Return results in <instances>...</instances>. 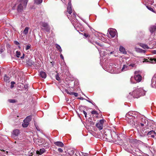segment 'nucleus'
<instances>
[{
	"mask_svg": "<svg viewBox=\"0 0 156 156\" xmlns=\"http://www.w3.org/2000/svg\"><path fill=\"white\" fill-rule=\"evenodd\" d=\"M136 113L135 112L130 111L126 115V120L129 123L133 126H136Z\"/></svg>",
	"mask_w": 156,
	"mask_h": 156,
	"instance_id": "obj_1",
	"label": "nucleus"
},
{
	"mask_svg": "<svg viewBox=\"0 0 156 156\" xmlns=\"http://www.w3.org/2000/svg\"><path fill=\"white\" fill-rule=\"evenodd\" d=\"M146 91L142 88H134L133 91L129 94L134 98H138L140 97L145 95Z\"/></svg>",
	"mask_w": 156,
	"mask_h": 156,
	"instance_id": "obj_2",
	"label": "nucleus"
},
{
	"mask_svg": "<svg viewBox=\"0 0 156 156\" xmlns=\"http://www.w3.org/2000/svg\"><path fill=\"white\" fill-rule=\"evenodd\" d=\"M141 72L140 71H135V72L134 77H132L130 78V81L131 83H135V82L133 81L134 79L138 82H140L141 80L142 76L140 75Z\"/></svg>",
	"mask_w": 156,
	"mask_h": 156,
	"instance_id": "obj_3",
	"label": "nucleus"
},
{
	"mask_svg": "<svg viewBox=\"0 0 156 156\" xmlns=\"http://www.w3.org/2000/svg\"><path fill=\"white\" fill-rule=\"evenodd\" d=\"M110 134L109 135L108 137H106V139L109 141H113L114 140L116 139L118 137V135L114 131L110 132Z\"/></svg>",
	"mask_w": 156,
	"mask_h": 156,
	"instance_id": "obj_4",
	"label": "nucleus"
},
{
	"mask_svg": "<svg viewBox=\"0 0 156 156\" xmlns=\"http://www.w3.org/2000/svg\"><path fill=\"white\" fill-rule=\"evenodd\" d=\"M28 0H22L21 3L17 6V10H23L26 8Z\"/></svg>",
	"mask_w": 156,
	"mask_h": 156,
	"instance_id": "obj_5",
	"label": "nucleus"
},
{
	"mask_svg": "<svg viewBox=\"0 0 156 156\" xmlns=\"http://www.w3.org/2000/svg\"><path fill=\"white\" fill-rule=\"evenodd\" d=\"M144 123H139L138 125L139 126H138L137 124H136V126H138V127L139 128L140 130H142L143 132H144V130H145V128L146 126L147 125V123L146 122L147 120H144Z\"/></svg>",
	"mask_w": 156,
	"mask_h": 156,
	"instance_id": "obj_6",
	"label": "nucleus"
},
{
	"mask_svg": "<svg viewBox=\"0 0 156 156\" xmlns=\"http://www.w3.org/2000/svg\"><path fill=\"white\" fill-rule=\"evenodd\" d=\"M32 119V116L29 115L27 116L23 121L24 122L22 124V126L23 127H27L29 124V122Z\"/></svg>",
	"mask_w": 156,
	"mask_h": 156,
	"instance_id": "obj_7",
	"label": "nucleus"
},
{
	"mask_svg": "<svg viewBox=\"0 0 156 156\" xmlns=\"http://www.w3.org/2000/svg\"><path fill=\"white\" fill-rule=\"evenodd\" d=\"M40 25L41 26V29L48 32L50 31V27L47 23L42 22L40 23Z\"/></svg>",
	"mask_w": 156,
	"mask_h": 156,
	"instance_id": "obj_8",
	"label": "nucleus"
},
{
	"mask_svg": "<svg viewBox=\"0 0 156 156\" xmlns=\"http://www.w3.org/2000/svg\"><path fill=\"white\" fill-rule=\"evenodd\" d=\"M108 31L112 38L114 37L117 33L116 30L115 29H109Z\"/></svg>",
	"mask_w": 156,
	"mask_h": 156,
	"instance_id": "obj_9",
	"label": "nucleus"
},
{
	"mask_svg": "<svg viewBox=\"0 0 156 156\" xmlns=\"http://www.w3.org/2000/svg\"><path fill=\"white\" fill-rule=\"evenodd\" d=\"M104 123V120L103 119H101L99 122H98L96 125V126L101 130L103 129V124Z\"/></svg>",
	"mask_w": 156,
	"mask_h": 156,
	"instance_id": "obj_10",
	"label": "nucleus"
},
{
	"mask_svg": "<svg viewBox=\"0 0 156 156\" xmlns=\"http://www.w3.org/2000/svg\"><path fill=\"white\" fill-rule=\"evenodd\" d=\"M19 134V130L18 129H15L12 132V137L15 138L16 137L18 136Z\"/></svg>",
	"mask_w": 156,
	"mask_h": 156,
	"instance_id": "obj_11",
	"label": "nucleus"
},
{
	"mask_svg": "<svg viewBox=\"0 0 156 156\" xmlns=\"http://www.w3.org/2000/svg\"><path fill=\"white\" fill-rule=\"evenodd\" d=\"M67 12L69 14V15H67L68 16H71L73 18H75L76 17V14L74 12H73L72 10H67Z\"/></svg>",
	"mask_w": 156,
	"mask_h": 156,
	"instance_id": "obj_12",
	"label": "nucleus"
},
{
	"mask_svg": "<svg viewBox=\"0 0 156 156\" xmlns=\"http://www.w3.org/2000/svg\"><path fill=\"white\" fill-rule=\"evenodd\" d=\"M151 84L152 86H156V74L154 75L151 80Z\"/></svg>",
	"mask_w": 156,
	"mask_h": 156,
	"instance_id": "obj_13",
	"label": "nucleus"
},
{
	"mask_svg": "<svg viewBox=\"0 0 156 156\" xmlns=\"http://www.w3.org/2000/svg\"><path fill=\"white\" fill-rule=\"evenodd\" d=\"M150 62L151 63H156V59L150 58L148 60L144 59V60L143 61V62Z\"/></svg>",
	"mask_w": 156,
	"mask_h": 156,
	"instance_id": "obj_14",
	"label": "nucleus"
},
{
	"mask_svg": "<svg viewBox=\"0 0 156 156\" xmlns=\"http://www.w3.org/2000/svg\"><path fill=\"white\" fill-rule=\"evenodd\" d=\"M137 130L138 131L139 136L141 137L144 136L145 135V133H146V132L144 133H143L144 132L142 130H140V129H139V128L138 127V126L137 127Z\"/></svg>",
	"mask_w": 156,
	"mask_h": 156,
	"instance_id": "obj_15",
	"label": "nucleus"
},
{
	"mask_svg": "<svg viewBox=\"0 0 156 156\" xmlns=\"http://www.w3.org/2000/svg\"><path fill=\"white\" fill-rule=\"evenodd\" d=\"M56 145L59 147H63L64 146L63 144L60 141H57L56 142H55L54 143Z\"/></svg>",
	"mask_w": 156,
	"mask_h": 156,
	"instance_id": "obj_16",
	"label": "nucleus"
},
{
	"mask_svg": "<svg viewBox=\"0 0 156 156\" xmlns=\"http://www.w3.org/2000/svg\"><path fill=\"white\" fill-rule=\"evenodd\" d=\"M149 30L150 32L152 33L156 30V26H151L149 28Z\"/></svg>",
	"mask_w": 156,
	"mask_h": 156,
	"instance_id": "obj_17",
	"label": "nucleus"
},
{
	"mask_svg": "<svg viewBox=\"0 0 156 156\" xmlns=\"http://www.w3.org/2000/svg\"><path fill=\"white\" fill-rule=\"evenodd\" d=\"M119 50L123 54H126V53L125 48L122 46H120Z\"/></svg>",
	"mask_w": 156,
	"mask_h": 156,
	"instance_id": "obj_18",
	"label": "nucleus"
},
{
	"mask_svg": "<svg viewBox=\"0 0 156 156\" xmlns=\"http://www.w3.org/2000/svg\"><path fill=\"white\" fill-rule=\"evenodd\" d=\"M40 77H41L42 78L45 79L46 77V75L45 72H41L40 73Z\"/></svg>",
	"mask_w": 156,
	"mask_h": 156,
	"instance_id": "obj_19",
	"label": "nucleus"
},
{
	"mask_svg": "<svg viewBox=\"0 0 156 156\" xmlns=\"http://www.w3.org/2000/svg\"><path fill=\"white\" fill-rule=\"evenodd\" d=\"M136 50L137 52H138L145 53V50H143L142 49H140L139 48H136Z\"/></svg>",
	"mask_w": 156,
	"mask_h": 156,
	"instance_id": "obj_20",
	"label": "nucleus"
},
{
	"mask_svg": "<svg viewBox=\"0 0 156 156\" xmlns=\"http://www.w3.org/2000/svg\"><path fill=\"white\" fill-rule=\"evenodd\" d=\"M148 135H151L152 137H154V134H156L155 132L153 130L147 133Z\"/></svg>",
	"mask_w": 156,
	"mask_h": 156,
	"instance_id": "obj_21",
	"label": "nucleus"
},
{
	"mask_svg": "<svg viewBox=\"0 0 156 156\" xmlns=\"http://www.w3.org/2000/svg\"><path fill=\"white\" fill-rule=\"evenodd\" d=\"M29 28L28 27H26L23 31V33L25 35L28 34Z\"/></svg>",
	"mask_w": 156,
	"mask_h": 156,
	"instance_id": "obj_22",
	"label": "nucleus"
},
{
	"mask_svg": "<svg viewBox=\"0 0 156 156\" xmlns=\"http://www.w3.org/2000/svg\"><path fill=\"white\" fill-rule=\"evenodd\" d=\"M128 69V66L126 65H124L122 69V71H124L127 70Z\"/></svg>",
	"mask_w": 156,
	"mask_h": 156,
	"instance_id": "obj_23",
	"label": "nucleus"
},
{
	"mask_svg": "<svg viewBox=\"0 0 156 156\" xmlns=\"http://www.w3.org/2000/svg\"><path fill=\"white\" fill-rule=\"evenodd\" d=\"M140 46L142 47L144 49H149V48L148 46L145 44H141L140 45Z\"/></svg>",
	"mask_w": 156,
	"mask_h": 156,
	"instance_id": "obj_24",
	"label": "nucleus"
},
{
	"mask_svg": "<svg viewBox=\"0 0 156 156\" xmlns=\"http://www.w3.org/2000/svg\"><path fill=\"white\" fill-rule=\"evenodd\" d=\"M67 10H72V7L71 3L70 1L69 2L67 7Z\"/></svg>",
	"mask_w": 156,
	"mask_h": 156,
	"instance_id": "obj_25",
	"label": "nucleus"
},
{
	"mask_svg": "<svg viewBox=\"0 0 156 156\" xmlns=\"http://www.w3.org/2000/svg\"><path fill=\"white\" fill-rule=\"evenodd\" d=\"M56 48H57V49L60 52H61L62 51V50L61 48V47L58 44H55Z\"/></svg>",
	"mask_w": 156,
	"mask_h": 156,
	"instance_id": "obj_26",
	"label": "nucleus"
},
{
	"mask_svg": "<svg viewBox=\"0 0 156 156\" xmlns=\"http://www.w3.org/2000/svg\"><path fill=\"white\" fill-rule=\"evenodd\" d=\"M146 3H148L150 4H152L153 3V0H144Z\"/></svg>",
	"mask_w": 156,
	"mask_h": 156,
	"instance_id": "obj_27",
	"label": "nucleus"
},
{
	"mask_svg": "<svg viewBox=\"0 0 156 156\" xmlns=\"http://www.w3.org/2000/svg\"><path fill=\"white\" fill-rule=\"evenodd\" d=\"M4 80L5 81L7 82L9 80V77L7 76L6 75H5L4 77Z\"/></svg>",
	"mask_w": 156,
	"mask_h": 156,
	"instance_id": "obj_28",
	"label": "nucleus"
},
{
	"mask_svg": "<svg viewBox=\"0 0 156 156\" xmlns=\"http://www.w3.org/2000/svg\"><path fill=\"white\" fill-rule=\"evenodd\" d=\"M45 150L44 148L41 149H40V155L42 154L43 153L45 152Z\"/></svg>",
	"mask_w": 156,
	"mask_h": 156,
	"instance_id": "obj_29",
	"label": "nucleus"
},
{
	"mask_svg": "<svg viewBox=\"0 0 156 156\" xmlns=\"http://www.w3.org/2000/svg\"><path fill=\"white\" fill-rule=\"evenodd\" d=\"M9 101L10 103H14L16 102V100L15 99H9Z\"/></svg>",
	"mask_w": 156,
	"mask_h": 156,
	"instance_id": "obj_30",
	"label": "nucleus"
},
{
	"mask_svg": "<svg viewBox=\"0 0 156 156\" xmlns=\"http://www.w3.org/2000/svg\"><path fill=\"white\" fill-rule=\"evenodd\" d=\"M16 56L17 57L19 58L20 55V51H17L16 52Z\"/></svg>",
	"mask_w": 156,
	"mask_h": 156,
	"instance_id": "obj_31",
	"label": "nucleus"
},
{
	"mask_svg": "<svg viewBox=\"0 0 156 156\" xmlns=\"http://www.w3.org/2000/svg\"><path fill=\"white\" fill-rule=\"evenodd\" d=\"M98 50L99 51V53H100V54H102V55L103 54V55H104V56L106 55L105 52H104V51H101L99 49H98Z\"/></svg>",
	"mask_w": 156,
	"mask_h": 156,
	"instance_id": "obj_32",
	"label": "nucleus"
},
{
	"mask_svg": "<svg viewBox=\"0 0 156 156\" xmlns=\"http://www.w3.org/2000/svg\"><path fill=\"white\" fill-rule=\"evenodd\" d=\"M55 77V78L57 80L59 81L60 80V78L58 76V73L56 75Z\"/></svg>",
	"mask_w": 156,
	"mask_h": 156,
	"instance_id": "obj_33",
	"label": "nucleus"
},
{
	"mask_svg": "<svg viewBox=\"0 0 156 156\" xmlns=\"http://www.w3.org/2000/svg\"><path fill=\"white\" fill-rule=\"evenodd\" d=\"M34 67L35 68V69H37V70L39 71V65L37 64H35L34 66Z\"/></svg>",
	"mask_w": 156,
	"mask_h": 156,
	"instance_id": "obj_34",
	"label": "nucleus"
},
{
	"mask_svg": "<svg viewBox=\"0 0 156 156\" xmlns=\"http://www.w3.org/2000/svg\"><path fill=\"white\" fill-rule=\"evenodd\" d=\"M91 113L92 114L98 115V112L95 110H93Z\"/></svg>",
	"mask_w": 156,
	"mask_h": 156,
	"instance_id": "obj_35",
	"label": "nucleus"
},
{
	"mask_svg": "<svg viewBox=\"0 0 156 156\" xmlns=\"http://www.w3.org/2000/svg\"><path fill=\"white\" fill-rule=\"evenodd\" d=\"M110 132H109V133H108V134H107V133H106V132L105 133V135H104V137H105V138H106V137H108V136H109V134H110Z\"/></svg>",
	"mask_w": 156,
	"mask_h": 156,
	"instance_id": "obj_36",
	"label": "nucleus"
},
{
	"mask_svg": "<svg viewBox=\"0 0 156 156\" xmlns=\"http://www.w3.org/2000/svg\"><path fill=\"white\" fill-rule=\"evenodd\" d=\"M30 46H31V45L30 44H29V45L28 44L27 45L26 47V50H28L30 48Z\"/></svg>",
	"mask_w": 156,
	"mask_h": 156,
	"instance_id": "obj_37",
	"label": "nucleus"
},
{
	"mask_svg": "<svg viewBox=\"0 0 156 156\" xmlns=\"http://www.w3.org/2000/svg\"><path fill=\"white\" fill-rule=\"evenodd\" d=\"M82 111V110L81 111V112ZM83 112L84 114V115L85 117L86 118L87 117V112L83 110Z\"/></svg>",
	"mask_w": 156,
	"mask_h": 156,
	"instance_id": "obj_38",
	"label": "nucleus"
},
{
	"mask_svg": "<svg viewBox=\"0 0 156 156\" xmlns=\"http://www.w3.org/2000/svg\"><path fill=\"white\" fill-rule=\"evenodd\" d=\"M34 3L37 4H39V0H35Z\"/></svg>",
	"mask_w": 156,
	"mask_h": 156,
	"instance_id": "obj_39",
	"label": "nucleus"
},
{
	"mask_svg": "<svg viewBox=\"0 0 156 156\" xmlns=\"http://www.w3.org/2000/svg\"><path fill=\"white\" fill-rule=\"evenodd\" d=\"M58 151L59 152L62 153L63 152V150L61 148H59L58 149Z\"/></svg>",
	"mask_w": 156,
	"mask_h": 156,
	"instance_id": "obj_40",
	"label": "nucleus"
},
{
	"mask_svg": "<svg viewBox=\"0 0 156 156\" xmlns=\"http://www.w3.org/2000/svg\"><path fill=\"white\" fill-rule=\"evenodd\" d=\"M14 43L16 45H18L20 44L17 41H14Z\"/></svg>",
	"mask_w": 156,
	"mask_h": 156,
	"instance_id": "obj_41",
	"label": "nucleus"
},
{
	"mask_svg": "<svg viewBox=\"0 0 156 156\" xmlns=\"http://www.w3.org/2000/svg\"><path fill=\"white\" fill-rule=\"evenodd\" d=\"M73 95H74L75 97H77L78 95V93L76 92H73Z\"/></svg>",
	"mask_w": 156,
	"mask_h": 156,
	"instance_id": "obj_42",
	"label": "nucleus"
},
{
	"mask_svg": "<svg viewBox=\"0 0 156 156\" xmlns=\"http://www.w3.org/2000/svg\"><path fill=\"white\" fill-rule=\"evenodd\" d=\"M0 150L3 152H5V154H7L8 153V151H7L6 152H5V151L3 149Z\"/></svg>",
	"mask_w": 156,
	"mask_h": 156,
	"instance_id": "obj_43",
	"label": "nucleus"
},
{
	"mask_svg": "<svg viewBox=\"0 0 156 156\" xmlns=\"http://www.w3.org/2000/svg\"><path fill=\"white\" fill-rule=\"evenodd\" d=\"M84 35L86 37H87L89 36V35L86 34H84Z\"/></svg>",
	"mask_w": 156,
	"mask_h": 156,
	"instance_id": "obj_44",
	"label": "nucleus"
},
{
	"mask_svg": "<svg viewBox=\"0 0 156 156\" xmlns=\"http://www.w3.org/2000/svg\"><path fill=\"white\" fill-rule=\"evenodd\" d=\"M135 64H131L129 65V66H131L132 67H133L135 66Z\"/></svg>",
	"mask_w": 156,
	"mask_h": 156,
	"instance_id": "obj_45",
	"label": "nucleus"
},
{
	"mask_svg": "<svg viewBox=\"0 0 156 156\" xmlns=\"http://www.w3.org/2000/svg\"><path fill=\"white\" fill-rule=\"evenodd\" d=\"M87 101H88V102L91 103L93 105H94V104H93V103L92 102V101H89V100H87Z\"/></svg>",
	"mask_w": 156,
	"mask_h": 156,
	"instance_id": "obj_46",
	"label": "nucleus"
},
{
	"mask_svg": "<svg viewBox=\"0 0 156 156\" xmlns=\"http://www.w3.org/2000/svg\"><path fill=\"white\" fill-rule=\"evenodd\" d=\"M3 49L1 48H0V53H2L3 51Z\"/></svg>",
	"mask_w": 156,
	"mask_h": 156,
	"instance_id": "obj_47",
	"label": "nucleus"
},
{
	"mask_svg": "<svg viewBox=\"0 0 156 156\" xmlns=\"http://www.w3.org/2000/svg\"><path fill=\"white\" fill-rule=\"evenodd\" d=\"M60 57L62 59H64L63 56L62 55V54H60Z\"/></svg>",
	"mask_w": 156,
	"mask_h": 156,
	"instance_id": "obj_48",
	"label": "nucleus"
},
{
	"mask_svg": "<svg viewBox=\"0 0 156 156\" xmlns=\"http://www.w3.org/2000/svg\"><path fill=\"white\" fill-rule=\"evenodd\" d=\"M93 42L95 44H96L99 45H101L100 44L98 43L97 42V41L94 42Z\"/></svg>",
	"mask_w": 156,
	"mask_h": 156,
	"instance_id": "obj_49",
	"label": "nucleus"
},
{
	"mask_svg": "<svg viewBox=\"0 0 156 156\" xmlns=\"http://www.w3.org/2000/svg\"><path fill=\"white\" fill-rule=\"evenodd\" d=\"M65 91L68 94H69V92L68 91V90L66 89L65 90Z\"/></svg>",
	"mask_w": 156,
	"mask_h": 156,
	"instance_id": "obj_50",
	"label": "nucleus"
},
{
	"mask_svg": "<svg viewBox=\"0 0 156 156\" xmlns=\"http://www.w3.org/2000/svg\"><path fill=\"white\" fill-rule=\"evenodd\" d=\"M44 140L43 139H42V141H41V140L40 139V143H42V142H43V141H44Z\"/></svg>",
	"mask_w": 156,
	"mask_h": 156,
	"instance_id": "obj_51",
	"label": "nucleus"
},
{
	"mask_svg": "<svg viewBox=\"0 0 156 156\" xmlns=\"http://www.w3.org/2000/svg\"><path fill=\"white\" fill-rule=\"evenodd\" d=\"M147 8L150 10H153L151 8H149L148 6H147Z\"/></svg>",
	"mask_w": 156,
	"mask_h": 156,
	"instance_id": "obj_52",
	"label": "nucleus"
},
{
	"mask_svg": "<svg viewBox=\"0 0 156 156\" xmlns=\"http://www.w3.org/2000/svg\"><path fill=\"white\" fill-rule=\"evenodd\" d=\"M24 54H23V56H21L20 57V58H24Z\"/></svg>",
	"mask_w": 156,
	"mask_h": 156,
	"instance_id": "obj_53",
	"label": "nucleus"
},
{
	"mask_svg": "<svg viewBox=\"0 0 156 156\" xmlns=\"http://www.w3.org/2000/svg\"><path fill=\"white\" fill-rule=\"evenodd\" d=\"M69 94H70V95H73V92H69Z\"/></svg>",
	"mask_w": 156,
	"mask_h": 156,
	"instance_id": "obj_54",
	"label": "nucleus"
},
{
	"mask_svg": "<svg viewBox=\"0 0 156 156\" xmlns=\"http://www.w3.org/2000/svg\"><path fill=\"white\" fill-rule=\"evenodd\" d=\"M15 83V82L13 81H12L11 82V84H12V85L14 84Z\"/></svg>",
	"mask_w": 156,
	"mask_h": 156,
	"instance_id": "obj_55",
	"label": "nucleus"
},
{
	"mask_svg": "<svg viewBox=\"0 0 156 156\" xmlns=\"http://www.w3.org/2000/svg\"><path fill=\"white\" fill-rule=\"evenodd\" d=\"M14 87V85H12V84H11V88H13V87Z\"/></svg>",
	"mask_w": 156,
	"mask_h": 156,
	"instance_id": "obj_56",
	"label": "nucleus"
},
{
	"mask_svg": "<svg viewBox=\"0 0 156 156\" xmlns=\"http://www.w3.org/2000/svg\"><path fill=\"white\" fill-rule=\"evenodd\" d=\"M36 153L37 154H39V151H36Z\"/></svg>",
	"mask_w": 156,
	"mask_h": 156,
	"instance_id": "obj_57",
	"label": "nucleus"
},
{
	"mask_svg": "<svg viewBox=\"0 0 156 156\" xmlns=\"http://www.w3.org/2000/svg\"><path fill=\"white\" fill-rule=\"evenodd\" d=\"M90 122L91 123V124L92 125H94V122L92 121H90Z\"/></svg>",
	"mask_w": 156,
	"mask_h": 156,
	"instance_id": "obj_58",
	"label": "nucleus"
},
{
	"mask_svg": "<svg viewBox=\"0 0 156 156\" xmlns=\"http://www.w3.org/2000/svg\"><path fill=\"white\" fill-rule=\"evenodd\" d=\"M153 12H154V13H156V12L155 11V10H151Z\"/></svg>",
	"mask_w": 156,
	"mask_h": 156,
	"instance_id": "obj_59",
	"label": "nucleus"
},
{
	"mask_svg": "<svg viewBox=\"0 0 156 156\" xmlns=\"http://www.w3.org/2000/svg\"><path fill=\"white\" fill-rule=\"evenodd\" d=\"M42 2V0H40V4Z\"/></svg>",
	"mask_w": 156,
	"mask_h": 156,
	"instance_id": "obj_60",
	"label": "nucleus"
},
{
	"mask_svg": "<svg viewBox=\"0 0 156 156\" xmlns=\"http://www.w3.org/2000/svg\"><path fill=\"white\" fill-rule=\"evenodd\" d=\"M144 119H143V120H142V122L141 123H144Z\"/></svg>",
	"mask_w": 156,
	"mask_h": 156,
	"instance_id": "obj_61",
	"label": "nucleus"
},
{
	"mask_svg": "<svg viewBox=\"0 0 156 156\" xmlns=\"http://www.w3.org/2000/svg\"><path fill=\"white\" fill-rule=\"evenodd\" d=\"M36 129H37V130H38H38H39V129H38V128H37V127H36Z\"/></svg>",
	"mask_w": 156,
	"mask_h": 156,
	"instance_id": "obj_62",
	"label": "nucleus"
},
{
	"mask_svg": "<svg viewBox=\"0 0 156 156\" xmlns=\"http://www.w3.org/2000/svg\"><path fill=\"white\" fill-rule=\"evenodd\" d=\"M14 9H15L14 8V7H13L12 8V10H14Z\"/></svg>",
	"mask_w": 156,
	"mask_h": 156,
	"instance_id": "obj_63",
	"label": "nucleus"
},
{
	"mask_svg": "<svg viewBox=\"0 0 156 156\" xmlns=\"http://www.w3.org/2000/svg\"><path fill=\"white\" fill-rule=\"evenodd\" d=\"M28 156H32V155H29Z\"/></svg>",
	"mask_w": 156,
	"mask_h": 156,
	"instance_id": "obj_64",
	"label": "nucleus"
}]
</instances>
